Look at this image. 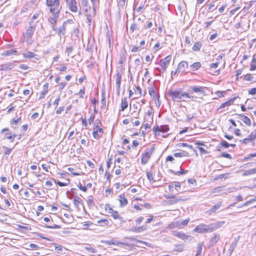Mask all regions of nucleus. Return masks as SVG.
Wrapping results in <instances>:
<instances>
[{
    "label": "nucleus",
    "mask_w": 256,
    "mask_h": 256,
    "mask_svg": "<svg viewBox=\"0 0 256 256\" xmlns=\"http://www.w3.org/2000/svg\"><path fill=\"white\" fill-rule=\"evenodd\" d=\"M46 5L50 8V12L51 14L48 21L52 25V28L54 30H57L56 24L62 6L60 4L59 0H46Z\"/></svg>",
    "instance_id": "f257e3e1"
},
{
    "label": "nucleus",
    "mask_w": 256,
    "mask_h": 256,
    "mask_svg": "<svg viewBox=\"0 0 256 256\" xmlns=\"http://www.w3.org/2000/svg\"><path fill=\"white\" fill-rule=\"evenodd\" d=\"M36 26L30 25L26 28V31L22 34L23 41L26 42L27 44H32L34 42L32 36L36 30Z\"/></svg>",
    "instance_id": "f03ea898"
},
{
    "label": "nucleus",
    "mask_w": 256,
    "mask_h": 256,
    "mask_svg": "<svg viewBox=\"0 0 256 256\" xmlns=\"http://www.w3.org/2000/svg\"><path fill=\"white\" fill-rule=\"evenodd\" d=\"M154 151V146L147 148L142 155L141 164L143 165L148 163L152 154Z\"/></svg>",
    "instance_id": "7ed1b4c3"
},
{
    "label": "nucleus",
    "mask_w": 256,
    "mask_h": 256,
    "mask_svg": "<svg viewBox=\"0 0 256 256\" xmlns=\"http://www.w3.org/2000/svg\"><path fill=\"white\" fill-rule=\"evenodd\" d=\"M171 59V56H168L160 60L158 64H160V66H161V68H156V69L158 70L160 72H164L169 65Z\"/></svg>",
    "instance_id": "20e7f679"
},
{
    "label": "nucleus",
    "mask_w": 256,
    "mask_h": 256,
    "mask_svg": "<svg viewBox=\"0 0 256 256\" xmlns=\"http://www.w3.org/2000/svg\"><path fill=\"white\" fill-rule=\"evenodd\" d=\"M224 221L217 222L206 225L204 224L205 232H210L220 228L224 224Z\"/></svg>",
    "instance_id": "39448f33"
},
{
    "label": "nucleus",
    "mask_w": 256,
    "mask_h": 256,
    "mask_svg": "<svg viewBox=\"0 0 256 256\" xmlns=\"http://www.w3.org/2000/svg\"><path fill=\"white\" fill-rule=\"evenodd\" d=\"M168 94L173 100L182 101V92L180 90H169Z\"/></svg>",
    "instance_id": "423d86ee"
},
{
    "label": "nucleus",
    "mask_w": 256,
    "mask_h": 256,
    "mask_svg": "<svg viewBox=\"0 0 256 256\" xmlns=\"http://www.w3.org/2000/svg\"><path fill=\"white\" fill-rule=\"evenodd\" d=\"M104 134V130L98 125H96L93 128L92 132L94 138L96 140L99 139Z\"/></svg>",
    "instance_id": "0eeeda50"
},
{
    "label": "nucleus",
    "mask_w": 256,
    "mask_h": 256,
    "mask_svg": "<svg viewBox=\"0 0 256 256\" xmlns=\"http://www.w3.org/2000/svg\"><path fill=\"white\" fill-rule=\"evenodd\" d=\"M16 63L15 61L0 64V71H8L13 69L16 65Z\"/></svg>",
    "instance_id": "6e6552de"
},
{
    "label": "nucleus",
    "mask_w": 256,
    "mask_h": 256,
    "mask_svg": "<svg viewBox=\"0 0 256 256\" xmlns=\"http://www.w3.org/2000/svg\"><path fill=\"white\" fill-rule=\"evenodd\" d=\"M169 127L168 125L158 126L156 125L153 128V132L155 135L158 134V132H166L169 130Z\"/></svg>",
    "instance_id": "1a4fd4ad"
},
{
    "label": "nucleus",
    "mask_w": 256,
    "mask_h": 256,
    "mask_svg": "<svg viewBox=\"0 0 256 256\" xmlns=\"http://www.w3.org/2000/svg\"><path fill=\"white\" fill-rule=\"evenodd\" d=\"M206 87L204 86H190V90L192 92L199 93L200 94H202L203 95L205 94V89Z\"/></svg>",
    "instance_id": "9d476101"
},
{
    "label": "nucleus",
    "mask_w": 256,
    "mask_h": 256,
    "mask_svg": "<svg viewBox=\"0 0 256 256\" xmlns=\"http://www.w3.org/2000/svg\"><path fill=\"white\" fill-rule=\"evenodd\" d=\"M42 12H38L34 14L29 22V24H30V25L36 26V24L38 22V18L42 15Z\"/></svg>",
    "instance_id": "9b49d317"
},
{
    "label": "nucleus",
    "mask_w": 256,
    "mask_h": 256,
    "mask_svg": "<svg viewBox=\"0 0 256 256\" xmlns=\"http://www.w3.org/2000/svg\"><path fill=\"white\" fill-rule=\"evenodd\" d=\"M66 5L69 8V9L72 12H76L78 10V7L76 6V0H70L66 3Z\"/></svg>",
    "instance_id": "f8f14e48"
},
{
    "label": "nucleus",
    "mask_w": 256,
    "mask_h": 256,
    "mask_svg": "<svg viewBox=\"0 0 256 256\" xmlns=\"http://www.w3.org/2000/svg\"><path fill=\"white\" fill-rule=\"evenodd\" d=\"M256 139V134L252 132L247 138H244L242 140H240V142L242 144H247L248 142H251L253 140Z\"/></svg>",
    "instance_id": "ddd939ff"
},
{
    "label": "nucleus",
    "mask_w": 256,
    "mask_h": 256,
    "mask_svg": "<svg viewBox=\"0 0 256 256\" xmlns=\"http://www.w3.org/2000/svg\"><path fill=\"white\" fill-rule=\"evenodd\" d=\"M238 118L240 119L246 124L247 126H250L251 124V120H250L243 114H237Z\"/></svg>",
    "instance_id": "4468645a"
},
{
    "label": "nucleus",
    "mask_w": 256,
    "mask_h": 256,
    "mask_svg": "<svg viewBox=\"0 0 256 256\" xmlns=\"http://www.w3.org/2000/svg\"><path fill=\"white\" fill-rule=\"evenodd\" d=\"M148 90L150 95L159 102L160 96L156 92L154 86H150L148 87Z\"/></svg>",
    "instance_id": "2eb2a0df"
},
{
    "label": "nucleus",
    "mask_w": 256,
    "mask_h": 256,
    "mask_svg": "<svg viewBox=\"0 0 256 256\" xmlns=\"http://www.w3.org/2000/svg\"><path fill=\"white\" fill-rule=\"evenodd\" d=\"M146 230L147 227L146 226H142L139 227L133 226L130 228V230L134 232L140 233Z\"/></svg>",
    "instance_id": "dca6fc26"
},
{
    "label": "nucleus",
    "mask_w": 256,
    "mask_h": 256,
    "mask_svg": "<svg viewBox=\"0 0 256 256\" xmlns=\"http://www.w3.org/2000/svg\"><path fill=\"white\" fill-rule=\"evenodd\" d=\"M121 80H122V74L120 72H118L116 74V90L118 92H120V84H121Z\"/></svg>",
    "instance_id": "f3484780"
},
{
    "label": "nucleus",
    "mask_w": 256,
    "mask_h": 256,
    "mask_svg": "<svg viewBox=\"0 0 256 256\" xmlns=\"http://www.w3.org/2000/svg\"><path fill=\"white\" fill-rule=\"evenodd\" d=\"M118 200L120 203V206L124 207L127 205L128 204V200L125 197L124 194H120L118 196Z\"/></svg>",
    "instance_id": "a211bd4d"
},
{
    "label": "nucleus",
    "mask_w": 256,
    "mask_h": 256,
    "mask_svg": "<svg viewBox=\"0 0 256 256\" xmlns=\"http://www.w3.org/2000/svg\"><path fill=\"white\" fill-rule=\"evenodd\" d=\"M188 62L186 61L181 62L178 66V70L184 72L188 68Z\"/></svg>",
    "instance_id": "6ab92c4d"
},
{
    "label": "nucleus",
    "mask_w": 256,
    "mask_h": 256,
    "mask_svg": "<svg viewBox=\"0 0 256 256\" xmlns=\"http://www.w3.org/2000/svg\"><path fill=\"white\" fill-rule=\"evenodd\" d=\"M48 83L46 82L43 86V90L40 92V96L39 98V100L44 98L45 96V95L48 92Z\"/></svg>",
    "instance_id": "aec40b11"
},
{
    "label": "nucleus",
    "mask_w": 256,
    "mask_h": 256,
    "mask_svg": "<svg viewBox=\"0 0 256 256\" xmlns=\"http://www.w3.org/2000/svg\"><path fill=\"white\" fill-rule=\"evenodd\" d=\"M194 231L200 234L206 233L204 224H201L197 226L194 230Z\"/></svg>",
    "instance_id": "412c9836"
},
{
    "label": "nucleus",
    "mask_w": 256,
    "mask_h": 256,
    "mask_svg": "<svg viewBox=\"0 0 256 256\" xmlns=\"http://www.w3.org/2000/svg\"><path fill=\"white\" fill-rule=\"evenodd\" d=\"M66 24V22H64L62 26L58 30L57 33L60 37L65 34Z\"/></svg>",
    "instance_id": "4be33fe9"
},
{
    "label": "nucleus",
    "mask_w": 256,
    "mask_h": 256,
    "mask_svg": "<svg viewBox=\"0 0 256 256\" xmlns=\"http://www.w3.org/2000/svg\"><path fill=\"white\" fill-rule=\"evenodd\" d=\"M220 236L218 234H214L210 241V246H213L219 240Z\"/></svg>",
    "instance_id": "5701e85b"
},
{
    "label": "nucleus",
    "mask_w": 256,
    "mask_h": 256,
    "mask_svg": "<svg viewBox=\"0 0 256 256\" xmlns=\"http://www.w3.org/2000/svg\"><path fill=\"white\" fill-rule=\"evenodd\" d=\"M182 200L176 197L175 196H172V198H170L167 202L168 204H174L182 201Z\"/></svg>",
    "instance_id": "b1692460"
},
{
    "label": "nucleus",
    "mask_w": 256,
    "mask_h": 256,
    "mask_svg": "<svg viewBox=\"0 0 256 256\" xmlns=\"http://www.w3.org/2000/svg\"><path fill=\"white\" fill-rule=\"evenodd\" d=\"M112 216L115 220H119L120 222H124V218L122 217L118 212L116 210H114L112 213L110 214Z\"/></svg>",
    "instance_id": "393cba45"
},
{
    "label": "nucleus",
    "mask_w": 256,
    "mask_h": 256,
    "mask_svg": "<svg viewBox=\"0 0 256 256\" xmlns=\"http://www.w3.org/2000/svg\"><path fill=\"white\" fill-rule=\"evenodd\" d=\"M221 206V203L218 204H217L213 206L209 210L206 212L207 214L208 215H210L212 213L216 212V210L220 208Z\"/></svg>",
    "instance_id": "a878e982"
},
{
    "label": "nucleus",
    "mask_w": 256,
    "mask_h": 256,
    "mask_svg": "<svg viewBox=\"0 0 256 256\" xmlns=\"http://www.w3.org/2000/svg\"><path fill=\"white\" fill-rule=\"evenodd\" d=\"M236 98H230V100L222 103L219 107L218 109H222L225 108L226 106H230L234 102V100L236 99Z\"/></svg>",
    "instance_id": "bb28decb"
},
{
    "label": "nucleus",
    "mask_w": 256,
    "mask_h": 256,
    "mask_svg": "<svg viewBox=\"0 0 256 256\" xmlns=\"http://www.w3.org/2000/svg\"><path fill=\"white\" fill-rule=\"evenodd\" d=\"M18 52L14 50H10L4 51L2 54L3 56H8L11 55H18Z\"/></svg>",
    "instance_id": "cd10ccee"
},
{
    "label": "nucleus",
    "mask_w": 256,
    "mask_h": 256,
    "mask_svg": "<svg viewBox=\"0 0 256 256\" xmlns=\"http://www.w3.org/2000/svg\"><path fill=\"white\" fill-rule=\"evenodd\" d=\"M128 106V102L127 100V98H122V102L120 104V108L122 111H124L125 109H126Z\"/></svg>",
    "instance_id": "c85d7f7f"
},
{
    "label": "nucleus",
    "mask_w": 256,
    "mask_h": 256,
    "mask_svg": "<svg viewBox=\"0 0 256 256\" xmlns=\"http://www.w3.org/2000/svg\"><path fill=\"white\" fill-rule=\"evenodd\" d=\"M81 5L83 10L86 12L90 8L88 0H81Z\"/></svg>",
    "instance_id": "c756f323"
},
{
    "label": "nucleus",
    "mask_w": 256,
    "mask_h": 256,
    "mask_svg": "<svg viewBox=\"0 0 256 256\" xmlns=\"http://www.w3.org/2000/svg\"><path fill=\"white\" fill-rule=\"evenodd\" d=\"M196 98V97L194 96L190 95L188 93L182 92V101H185V98H188L192 100H194V98Z\"/></svg>",
    "instance_id": "7c9ffc66"
},
{
    "label": "nucleus",
    "mask_w": 256,
    "mask_h": 256,
    "mask_svg": "<svg viewBox=\"0 0 256 256\" xmlns=\"http://www.w3.org/2000/svg\"><path fill=\"white\" fill-rule=\"evenodd\" d=\"M82 202V200L78 196H76L74 198V204L76 208H79V205Z\"/></svg>",
    "instance_id": "2f4dec72"
},
{
    "label": "nucleus",
    "mask_w": 256,
    "mask_h": 256,
    "mask_svg": "<svg viewBox=\"0 0 256 256\" xmlns=\"http://www.w3.org/2000/svg\"><path fill=\"white\" fill-rule=\"evenodd\" d=\"M174 156L176 158H181L184 156H188V153L186 151H182L180 152H176L174 154Z\"/></svg>",
    "instance_id": "473e14b6"
},
{
    "label": "nucleus",
    "mask_w": 256,
    "mask_h": 256,
    "mask_svg": "<svg viewBox=\"0 0 256 256\" xmlns=\"http://www.w3.org/2000/svg\"><path fill=\"white\" fill-rule=\"evenodd\" d=\"M256 174V168L250 170H245L242 174L243 176H246L250 174Z\"/></svg>",
    "instance_id": "72a5a7b5"
},
{
    "label": "nucleus",
    "mask_w": 256,
    "mask_h": 256,
    "mask_svg": "<svg viewBox=\"0 0 256 256\" xmlns=\"http://www.w3.org/2000/svg\"><path fill=\"white\" fill-rule=\"evenodd\" d=\"M202 44L200 42H196L192 48V50L194 52H198L202 48Z\"/></svg>",
    "instance_id": "f704fd0d"
},
{
    "label": "nucleus",
    "mask_w": 256,
    "mask_h": 256,
    "mask_svg": "<svg viewBox=\"0 0 256 256\" xmlns=\"http://www.w3.org/2000/svg\"><path fill=\"white\" fill-rule=\"evenodd\" d=\"M16 136V134H12L10 132L6 133L4 134V138H7L10 140V142H13Z\"/></svg>",
    "instance_id": "c9c22d12"
},
{
    "label": "nucleus",
    "mask_w": 256,
    "mask_h": 256,
    "mask_svg": "<svg viewBox=\"0 0 256 256\" xmlns=\"http://www.w3.org/2000/svg\"><path fill=\"white\" fill-rule=\"evenodd\" d=\"M201 66V63L200 62H196L190 65V67L192 70L195 71L199 69Z\"/></svg>",
    "instance_id": "e433bc0d"
},
{
    "label": "nucleus",
    "mask_w": 256,
    "mask_h": 256,
    "mask_svg": "<svg viewBox=\"0 0 256 256\" xmlns=\"http://www.w3.org/2000/svg\"><path fill=\"white\" fill-rule=\"evenodd\" d=\"M168 228L170 229H172L176 228H180V222H172L168 225Z\"/></svg>",
    "instance_id": "4c0bfd02"
},
{
    "label": "nucleus",
    "mask_w": 256,
    "mask_h": 256,
    "mask_svg": "<svg viewBox=\"0 0 256 256\" xmlns=\"http://www.w3.org/2000/svg\"><path fill=\"white\" fill-rule=\"evenodd\" d=\"M203 242H199L197 246V252L196 254V256H199L201 254L202 247L203 246Z\"/></svg>",
    "instance_id": "58836bf2"
},
{
    "label": "nucleus",
    "mask_w": 256,
    "mask_h": 256,
    "mask_svg": "<svg viewBox=\"0 0 256 256\" xmlns=\"http://www.w3.org/2000/svg\"><path fill=\"white\" fill-rule=\"evenodd\" d=\"M36 54L31 52H27L23 54V56L25 58H32L35 56Z\"/></svg>",
    "instance_id": "ea45409f"
},
{
    "label": "nucleus",
    "mask_w": 256,
    "mask_h": 256,
    "mask_svg": "<svg viewBox=\"0 0 256 256\" xmlns=\"http://www.w3.org/2000/svg\"><path fill=\"white\" fill-rule=\"evenodd\" d=\"M237 242H238V240H236L234 242H233L230 246L228 250V251L230 254H232V252H233L234 249L235 248L236 246Z\"/></svg>",
    "instance_id": "a19ab883"
},
{
    "label": "nucleus",
    "mask_w": 256,
    "mask_h": 256,
    "mask_svg": "<svg viewBox=\"0 0 256 256\" xmlns=\"http://www.w3.org/2000/svg\"><path fill=\"white\" fill-rule=\"evenodd\" d=\"M84 249L90 254H94L96 252V250L94 248L90 246V245H88L87 246L84 247Z\"/></svg>",
    "instance_id": "79ce46f5"
},
{
    "label": "nucleus",
    "mask_w": 256,
    "mask_h": 256,
    "mask_svg": "<svg viewBox=\"0 0 256 256\" xmlns=\"http://www.w3.org/2000/svg\"><path fill=\"white\" fill-rule=\"evenodd\" d=\"M97 223L100 224V226H108L109 222L107 219H102L98 220Z\"/></svg>",
    "instance_id": "37998d69"
},
{
    "label": "nucleus",
    "mask_w": 256,
    "mask_h": 256,
    "mask_svg": "<svg viewBox=\"0 0 256 256\" xmlns=\"http://www.w3.org/2000/svg\"><path fill=\"white\" fill-rule=\"evenodd\" d=\"M2 148L4 149V155H9L12 149L14 148H7L6 146H2Z\"/></svg>",
    "instance_id": "c03bdc74"
},
{
    "label": "nucleus",
    "mask_w": 256,
    "mask_h": 256,
    "mask_svg": "<svg viewBox=\"0 0 256 256\" xmlns=\"http://www.w3.org/2000/svg\"><path fill=\"white\" fill-rule=\"evenodd\" d=\"M175 250H174L182 252L184 250V245L182 244H177L174 245Z\"/></svg>",
    "instance_id": "a18cd8bd"
},
{
    "label": "nucleus",
    "mask_w": 256,
    "mask_h": 256,
    "mask_svg": "<svg viewBox=\"0 0 256 256\" xmlns=\"http://www.w3.org/2000/svg\"><path fill=\"white\" fill-rule=\"evenodd\" d=\"M146 176H147V178L151 182H155L156 180H154V176H153V174L152 172H146Z\"/></svg>",
    "instance_id": "49530a36"
},
{
    "label": "nucleus",
    "mask_w": 256,
    "mask_h": 256,
    "mask_svg": "<svg viewBox=\"0 0 256 256\" xmlns=\"http://www.w3.org/2000/svg\"><path fill=\"white\" fill-rule=\"evenodd\" d=\"M171 172H172V173L176 175H180V174H186L187 172H188V170H182V169L180 168V171L174 172V170H171Z\"/></svg>",
    "instance_id": "de8ad7c7"
},
{
    "label": "nucleus",
    "mask_w": 256,
    "mask_h": 256,
    "mask_svg": "<svg viewBox=\"0 0 256 256\" xmlns=\"http://www.w3.org/2000/svg\"><path fill=\"white\" fill-rule=\"evenodd\" d=\"M72 50H73V47L72 46H70L66 48V54L68 56H72V57H73L74 56H72L71 54Z\"/></svg>",
    "instance_id": "09e8293b"
},
{
    "label": "nucleus",
    "mask_w": 256,
    "mask_h": 256,
    "mask_svg": "<svg viewBox=\"0 0 256 256\" xmlns=\"http://www.w3.org/2000/svg\"><path fill=\"white\" fill-rule=\"evenodd\" d=\"M190 237L189 236L186 235L185 234L180 232V234L179 238L182 240H186Z\"/></svg>",
    "instance_id": "8fccbe9b"
},
{
    "label": "nucleus",
    "mask_w": 256,
    "mask_h": 256,
    "mask_svg": "<svg viewBox=\"0 0 256 256\" xmlns=\"http://www.w3.org/2000/svg\"><path fill=\"white\" fill-rule=\"evenodd\" d=\"M126 0H118V6L124 8L126 4Z\"/></svg>",
    "instance_id": "3c124183"
},
{
    "label": "nucleus",
    "mask_w": 256,
    "mask_h": 256,
    "mask_svg": "<svg viewBox=\"0 0 256 256\" xmlns=\"http://www.w3.org/2000/svg\"><path fill=\"white\" fill-rule=\"evenodd\" d=\"M44 227L48 228H55V229L60 228V226L56 224H54L51 225V226L46 225V226H44Z\"/></svg>",
    "instance_id": "603ef678"
},
{
    "label": "nucleus",
    "mask_w": 256,
    "mask_h": 256,
    "mask_svg": "<svg viewBox=\"0 0 256 256\" xmlns=\"http://www.w3.org/2000/svg\"><path fill=\"white\" fill-rule=\"evenodd\" d=\"M66 82H60V84H59L58 90L60 92L62 91L64 88V87L66 86Z\"/></svg>",
    "instance_id": "864d4df0"
},
{
    "label": "nucleus",
    "mask_w": 256,
    "mask_h": 256,
    "mask_svg": "<svg viewBox=\"0 0 256 256\" xmlns=\"http://www.w3.org/2000/svg\"><path fill=\"white\" fill-rule=\"evenodd\" d=\"M135 92H138V96H140L142 95V91L140 86H136Z\"/></svg>",
    "instance_id": "5fc2aeb1"
},
{
    "label": "nucleus",
    "mask_w": 256,
    "mask_h": 256,
    "mask_svg": "<svg viewBox=\"0 0 256 256\" xmlns=\"http://www.w3.org/2000/svg\"><path fill=\"white\" fill-rule=\"evenodd\" d=\"M256 200V198H252V199H250V200H248V202L244 203L242 204V206H248L250 204L252 203V202H255Z\"/></svg>",
    "instance_id": "6e6d98bb"
},
{
    "label": "nucleus",
    "mask_w": 256,
    "mask_h": 256,
    "mask_svg": "<svg viewBox=\"0 0 256 256\" xmlns=\"http://www.w3.org/2000/svg\"><path fill=\"white\" fill-rule=\"evenodd\" d=\"M68 181V182H60V181H58L57 182V184L60 186H68L69 184H70V181L68 180H67Z\"/></svg>",
    "instance_id": "4d7b16f0"
},
{
    "label": "nucleus",
    "mask_w": 256,
    "mask_h": 256,
    "mask_svg": "<svg viewBox=\"0 0 256 256\" xmlns=\"http://www.w3.org/2000/svg\"><path fill=\"white\" fill-rule=\"evenodd\" d=\"M92 20V16L90 14H87L86 16V22L88 24V26H90V23Z\"/></svg>",
    "instance_id": "13d9d810"
},
{
    "label": "nucleus",
    "mask_w": 256,
    "mask_h": 256,
    "mask_svg": "<svg viewBox=\"0 0 256 256\" xmlns=\"http://www.w3.org/2000/svg\"><path fill=\"white\" fill-rule=\"evenodd\" d=\"M220 145L225 148H228L230 146V144L224 140L222 141V142H220Z\"/></svg>",
    "instance_id": "bf43d9fd"
},
{
    "label": "nucleus",
    "mask_w": 256,
    "mask_h": 256,
    "mask_svg": "<svg viewBox=\"0 0 256 256\" xmlns=\"http://www.w3.org/2000/svg\"><path fill=\"white\" fill-rule=\"evenodd\" d=\"M87 202H88V205L90 206L94 205V202H93L92 197V196H90L88 198Z\"/></svg>",
    "instance_id": "052dcab7"
},
{
    "label": "nucleus",
    "mask_w": 256,
    "mask_h": 256,
    "mask_svg": "<svg viewBox=\"0 0 256 256\" xmlns=\"http://www.w3.org/2000/svg\"><path fill=\"white\" fill-rule=\"evenodd\" d=\"M253 77L250 74H247L244 77V80L246 81H250L252 80Z\"/></svg>",
    "instance_id": "680f3d73"
},
{
    "label": "nucleus",
    "mask_w": 256,
    "mask_h": 256,
    "mask_svg": "<svg viewBox=\"0 0 256 256\" xmlns=\"http://www.w3.org/2000/svg\"><path fill=\"white\" fill-rule=\"evenodd\" d=\"M139 105L140 104L138 102H136L135 103L133 104L132 106L130 105V107H132V108L134 110H136L138 109Z\"/></svg>",
    "instance_id": "e2e57ef3"
},
{
    "label": "nucleus",
    "mask_w": 256,
    "mask_h": 256,
    "mask_svg": "<svg viewBox=\"0 0 256 256\" xmlns=\"http://www.w3.org/2000/svg\"><path fill=\"white\" fill-rule=\"evenodd\" d=\"M84 88H82L80 90L78 94L79 95V96L80 98H82L84 97Z\"/></svg>",
    "instance_id": "0e129e2a"
},
{
    "label": "nucleus",
    "mask_w": 256,
    "mask_h": 256,
    "mask_svg": "<svg viewBox=\"0 0 256 256\" xmlns=\"http://www.w3.org/2000/svg\"><path fill=\"white\" fill-rule=\"evenodd\" d=\"M105 210L106 211H108V213H110V214L112 213V212L114 210L112 208H110L109 206V205L108 204L106 205Z\"/></svg>",
    "instance_id": "69168bd1"
},
{
    "label": "nucleus",
    "mask_w": 256,
    "mask_h": 256,
    "mask_svg": "<svg viewBox=\"0 0 256 256\" xmlns=\"http://www.w3.org/2000/svg\"><path fill=\"white\" fill-rule=\"evenodd\" d=\"M222 156L224 158H226L228 159H232V157L230 154L228 153L223 152L222 154Z\"/></svg>",
    "instance_id": "338daca9"
},
{
    "label": "nucleus",
    "mask_w": 256,
    "mask_h": 256,
    "mask_svg": "<svg viewBox=\"0 0 256 256\" xmlns=\"http://www.w3.org/2000/svg\"><path fill=\"white\" fill-rule=\"evenodd\" d=\"M248 94L252 95H254L256 94V88H251L248 90Z\"/></svg>",
    "instance_id": "774afa93"
}]
</instances>
